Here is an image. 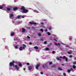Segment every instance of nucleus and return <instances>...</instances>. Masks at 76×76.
I'll list each match as a JSON object with an SVG mask.
<instances>
[{
  "label": "nucleus",
  "instance_id": "22",
  "mask_svg": "<svg viewBox=\"0 0 76 76\" xmlns=\"http://www.w3.org/2000/svg\"><path fill=\"white\" fill-rule=\"evenodd\" d=\"M73 69H75V68H76V66H75V65H73Z\"/></svg>",
  "mask_w": 76,
  "mask_h": 76
},
{
  "label": "nucleus",
  "instance_id": "6",
  "mask_svg": "<svg viewBox=\"0 0 76 76\" xmlns=\"http://www.w3.org/2000/svg\"><path fill=\"white\" fill-rule=\"evenodd\" d=\"M29 23L30 24H31V25H37V23H36L33 22H30Z\"/></svg>",
  "mask_w": 76,
  "mask_h": 76
},
{
  "label": "nucleus",
  "instance_id": "28",
  "mask_svg": "<svg viewBox=\"0 0 76 76\" xmlns=\"http://www.w3.org/2000/svg\"><path fill=\"white\" fill-rule=\"evenodd\" d=\"M69 39L70 40H71L72 39V37H70Z\"/></svg>",
  "mask_w": 76,
  "mask_h": 76
},
{
  "label": "nucleus",
  "instance_id": "8",
  "mask_svg": "<svg viewBox=\"0 0 76 76\" xmlns=\"http://www.w3.org/2000/svg\"><path fill=\"white\" fill-rule=\"evenodd\" d=\"M15 69H16L17 71H18V70H19V68H18V66L15 65Z\"/></svg>",
  "mask_w": 76,
  "mask_h": 76
},
{
  "label": "nucleus",
  "instance_id": "32",
  "mask_svg": "<svg viewBox=\"0 0 76 76\" xmlns=\"http://www.w3.org/2000/svg\"><path fill=\"white\" fill-rule=\"evenodd\" d=\"M56 53V52H55V51H53L52 52L53 54H54V53Z\"/></svg>",
  "mask_w": 76,
  "mask_h": 76
},
{
  "label": "nucleus",
  "instance_id": "20",
  "mask_svg": "<svg viewBox=\"0 0 76 76\" xmlns=\"http://www.w3.org/2000/svg\"><path fill=\"white\" fill-rule=\"evenodd\" d=\"M3 8V7L0 6V9H2Z\"/></svg>",
  "mask_w": 76,
  "mask_h": 76
},
{
  "label": "nucleus",
  "instance_id": "47",
  "mask_svg": "<svg viewBox=\"0 0 76 76\" xmlns=\"http://www.w3.org/2000/svg\"><path fill=\"white\" fill-rule=\"evenodd\" d=\"M70 70H71H71H73V68H70Z\"/></svg>",
  "mask_w": 76,
  "mask_h": 76
},
{
  "label": "nucleus",
  "instance_id": "37",
  "mask_svg": "<svg viewBox=\"0 0 76 76\" xmlns=\"http://www.w3.org/2000/svg\"><path fill=\"white\" fill-rule=\"evenodd\" d=\"M40 30H41V31H42V32H44V31L43 30H42V29H41Z\"/></svg>",
  "mask_w": 76,
  "mask_h": 76
},
{
  "label": "nucleus",
  "instance_id": "24",
  "mask_svg": "<svg viewBox=\"0 0 76 76\" xmlns=\"http://www.w3.org/2000/svg\"><path fill=\"white\" fill-rule=\"evenodd\" d=\"M68 54H71V53L70 52H67Z\"/></svg>",
  "mask_w": 76,
  "mask_h": 76
},
{
  "label": "nucleus",
  "instance_id": "27",
  "mask_svg": "<svg viewBox=\"0 0 76 76\" xmlns=\"http://www.w3.org/2000/svg\"><path fill=\"white\" fill-rule=\"evenodd\" d=\"M63 75L64 76H66V73H63Z\"/></svg>",
  "mask_w": 76,
  "mask_h": 76
},
{
  "label": "nucleus",
  "instance_id": "55",
  "mask_svg": "<svg viewBox=\"0 0 76 76\" xmlns=\"http://www.w3.org/2000/svg\"><path fill=\"white\" fill-rule=\"evenodd\" d=\"M23 70L24 71H25V70H26V69L25 68H24L23 69Z\"/></svg>",
  "mask_w": 76,
  "mask_h": 76
},
{
  "label": "nucleus",
  "instance_id": "2",
  "mask_svg": "<svg viewBox=\"0 0 76 76\" xmlns=\"http://www.w3.org/2000/svg\"><path fill=\"white\" fill-rule=\"evenodd\" d=\"M21 18H24V16L22 15H18L17 17V19H21Z\"/></svg>",
  "mask_w": 76,
  "mask_h": 76
},
{
  "label": "nucleus",
  "instance_id": "14",
  "mask_svg": "<svg viewBox=\"0 0 76 76\" xmlns=\"http://www.w3.org/2000/svg\"><path fill=\"white\" fill-rule=\"evenodd\" d=\"M34 49H35L36 50H38V49L39 48L37 46H35L34 47Z\"/></svg>",
  "mask_w": 76,
  "mask_h": 76
},
{
  "label": "nucleus",
  "instance_id": "21",
  "mask_svg": "<svg viewBox=\"0 0 76 76\" xmlns=\"http://www.w3.org/2000/svg\"><path fill=\"white\" fill-rule=\"evenodd\" d=\"M65 61H67L68 60V58H67L66 57L65 58Z\"/></svg>",
  "mask_w": 76,
  "mask_h": 76
},
{
  "label": "nucleus",
  "instance_id": "11",
  "mask_svg": "<svg viewBox=\"0 0 76 76\" xmlns=\"http://www.w3.org/2000/svg\"><path fill=\"white\" fill-rule=\"evenodd\" d=\"M57 67V66L55 65H53L52 66V68H56V67Z\"/></svg>",
  "mask_w": 76,
  "mask_h": 76
},
{
  "label": "nucleus",
  "instance_id": "15",
  "mask_svg": "<svg viewBox=\"0 0 76 76\" xmlns=\"http://www.w3.org/2000/svg\"><path fill=\"white\" fill-rule=\"evenodd\" d=\"M19 50L20 51H22V47L20 46L19 48Z\"/></svg>",
  "mask_w": 76,
  "mask_h": 76
},
{
  "label": "nucleus",
  "instance_id": "18",
  "mask_svg": "<svg viewBox=\"0 0 76 76\" xmlns=\"http://www.w3.org/2000/svg\"><path fill=\"white\" fill-rule=\"evenodd\" d=\"M14 35V33H12L11 34V36H13Z\"/></svg>",
  "mask_w": 76,
  "mask_h": 76
},
{
  "label": "nucleus",
  "instance_id": "10",
  "mask_svg": "<svg viewBox=\"0 0 76 76\" xmlns=\"http://www.w3.org/2000/svg\"><path fill=\"white\" fill-rule=\"evenodd\" d=\"M22 32H23V33H24V32H25V31H26V29H25L24 28H22Z\"/></svg>",
  "mask_w": 76,
  "mask_h": 76
},
{
  "label": "nucleus",
  "instance_id": "19",
  "mask_svg": "<svg viewBox=\"0 0 76 76\" xmlns=\"http://www.w3.org/2000/svg\"><path fill=\"white\" fill-rule=\"evenodd\" d=\"M58 70H62V69L60 68H58Z\"/></svg>",
  "mask_w": 76,
  "mask_h": 76
},
{
  "label": "nucleus",
  "instance_id": "54",
  "mask_svg": "<svg viewBox=\"0 0 76 76\" xmlns=\"http://www.w3.org/2000/svg\"><path fill=\"white\" fill-rule=\"evenodd\" d=\"M74 60H76V57H75L74 58Z\"/></svg>",
  "mask_w": 76,
  "mask_h": 76
},
{
  "label": "nucleus",
  "instance_id": "53",
  "mask_svg": "<svg viewBox=\"0 0 76 76\" xmlns=\"http://www.w3.org/2000/svg\"><path fill=\"white\" fill-rule=\"evenodd\" d=\"M34 12H37V10H34Z\"/></svg>",
  "mask_w": 76,
  "mask_h": 76
},
{
  "label": "nucleus",
  "instance_id": "58",
  "mask_svg": "<svg viewBox=\"0 0 76 76\" xmlns=\"http://www.w3.org/2000/svg\"><path fill=\"white\" fill-rule=\"evenodd\" d=\"M25 47H23V48H24V49H25Z\"/></svg>",
  "mask_w": 76,
  "mask_h": 76
},
{
  "label": "nucleus",
  "instance_id": "43",
  "mask_svg": "<svg viewBox=\"0 0 76 76\" xmlns=\"http://www.w3.org/2000/svg\"><path fill=\"white\" fill-rule=\"evenodd\" d=\"M22 23V22L21 21H20L18 22V24H20V23Z\"/></svg>",
  "mask_w": 76,
  "mask_h": 76
},
{
  "label": "nucleus",
  "instance_id": "23",
  "mask_svg": "<svg viewBox=\"0 0 76 76\" xmlns=\"http://www.w3.org/2000/svg\"><path fill=\"white\" fill-rule=\"evenodd\" d=\"M22 66V64H21V63L19 64V66H20V67H21V66Z\"/></svg>",
  "mask_w": 76,
  "mask_h": 76
},
{
  "label": "nucleus",
  "instance_id": "5",
  "mask_svg": "<svg viewBox=\"0 0 76 76\" xmlns=\"http://www.w3.org/2000/svg\"><path fill=\"white\" fill-rule=\"evenodd\" d=\"M44 65L45 66V67H46L47 69H48V66H47V64H45V65H42V67L44 68V69H45V66H44Z\"/></svg>",
  "mask_w": 76,
  "mask_h": 76
},
{
  "label": "nucleus",
  "instance_id": "16",
  "mask_svg": "<svg viewBox=\"0 0 76 76\" xmlns=\"http://www.w3.org/2000/svg\"><path fill=\"white\" fill-rule=\"evenodd\" d=\"M45 50L46 51H48V50H50V49L48 48H45Z\"/></svg>",
  "mask_w": 76,
  "mask_h": 76
},
{
  "label": "nucleus",
  "instance_id": "39",
  "mask_svg": "<svg viewBox=\"0 0 76 76\" xmlns=\"http://www.w3.org/2000/svg\"><path fill=\"white\" fill-rule=\"evenodd\" d=\"M41 24H42V25H44V24L43 23H41Z\"/></svg>",
  "mask_w": 76,
  "mask_h": 76
},
{
  "label": "nucleus",
  "instance_id": "41",
  "mask_svg": "<svg viewBox=\"0 0 76 76\" xmlns=\"http://www.w3.org/2000/svg\"><path fill=\"white\" fill-rule=\"evenodd\" d=\"M73 64H76V62H74V63H73Z\"/></svg>",
  "mask_w": 76,
  "mask_h": 76
},
{
  "label": "nucleus",
  "instance_id": "35",
  "mask_svg": "<svg viewBox=\"0 0 76 76\" xmlns=\"http://www.w3.org/2000/svg\"><path fill=\"white\" fill-rule=\"evenodd\" d=\"M54 41H56V42L57 41V39H54Z\"/></svg>",
  "mask_w": 76,
  "mask_h": 76
},
{
  "label": "nucleus",
  "instance_id": "7",
  "mask_svg": "<svg viewBox=\"0 0 76 76\" xmlns=\"http://www.w3.org/2000/svg\"><path fill=\"white\" fill-rule=\"evenodd\" d=\"M33 67V66H29L28 67V70H31V69H32V68Z\"/></svg>",
  "mask_w": 76,
  "mask_h": 76
},
{
  "label": "nucleus",
  "instance_id": "12",
  "mask_svg": "<svg viewBox=\"0 0 76 76\" xmlns=\"http://www.w3.org/2000/svg\"><path fill=\"white\" fill-rule=\"evenodd\" d=\"M9 15H10V17H14V15H13V14H10Z\"/></svg>",
  "mask_w": 76,
  "mask_h": 76
},
{
  "label": "nucleus",
  "instance_id": "60",
  "mask_svg": "<svg viewBox=\"0 0 76 76\" xmlns=\"http://www.w3.org/2000/svg\"><path fill=\"white\" fill-rule=\"evenodd\" d=\"M60 76V75H59V76Z\"/></svg>",
  "mask_w": 76,
  "mask_h": 76
},
{
  "label": "nucleus",
  "instance_id": "45",
  "mask_svg": "<svg viewBox=\"0 0 76 76\" xmlns=\"http://www.w3.org/2000/svg\"><path fill=\"white\" fill-rule=\"evenodd\" d=\"M27 66H29V63H27Z\"/></svg>",
  "mask_w": 76,
  "mask_h": 76
},
{
  "label": "nucleus",
  "instance_id": "9",
  "mask_svg": "<svg viewBox=\"0 0 76 76\" xmlns=\"http://www.w3.org/2000/svg\"><path fill=\"white\" fill-rule=\"evenodd\" d=\"M7 11H10L11 10V8L9 7H7Z\"/></svg>",
  "mask_w": 76,
  "mask_h": 76
},
{
  "label": "nucleus",
  "instance_id": "3",
  "mask_svg": "<svg viewBox=\"0 0 76 76\" xmlns=\"http://www.w3.org/2000/svg\"><path fill=\"white\" fill-rule=\"evenodd\" d=\"M9 66L10 67H14L15 66V64L14 63H13L10 62L9 64Z\"/></svg>",
  "mask_w": 76,
  "mask_h": 76
},
{
  "label": "nucleus",
  "instance_id": "46",
  "mask_svg": "<svg viewBox=\"0 0 76 76\" xmlns=\"http://www.w3.org/2000/svg\"><path fill=\"white\" fill-rule=\"evenodd\" d=\"M48 31V30H47V29L45 30V32H47Z\"/></svg>",
  "mask_w": 76,
  "mask_h": 76
},
{
  "label": "nucleus",
  "instance_id": "33",
  "mask_svg": "<svg viewBox=\"0 0 76 76\" xmlns=\"http://www.w3.org/2000/svg\"><path fill=\"white\" fill-rule=\"evenodd\" d=\"M11 63H13L14 64L15 63V61H13Z\"/></svg>",
  "mask_w": 76,
  "mask_h": 76
},
{
  "label": "nucleus",
  "instance_id": "1",
  "mask_svg": "<svg viewBox=\"0 0 76 76\" xmlns=\"http://www.w3.org/2000/svg\"><path fill=\"white\" fill-rule=\"evenodd\" d=\"M20 10H23L24 13H26L27 12H28V10L26 9L24 6H23L20 8Z\"/></svg>",
  "mask_w": 76,
  "mask_h": 76
},
{
  "label": "nucleus",
  "instance_id": "57",
  "mask_svg": "<svg viewBox=\"0 0 76 76\" xmlns=\"http://www.w3.org/2000/svg\"><path fill=\"white\" fill-rule=\"evenodd\" d=\"M61 65H62V66H64V64H61Z\"/></svg>",
  "mask_w": 76,
  "mask_h": 76
},
{
  "label": "nucleus",
  "instance_id": "25",
  "mask_svg": "<svg viewBox=\"0 0 76 76\" xmlns=\"http://www.w3.org/2000/svg\"><path fill=\"white\" fill-rule=\"evenodd\" d=\"M66 56H64L63 57H62V58L63 59H64V58H66Z\"/></svg>",
  "mask_w": 76,
  "mask_h": 76
},
{
  "label": "nucleus",
  "instance_id": "4",
  "mask_svg": "<svg viewBox=\"0 0 76 76\" xmlns=\"http://www.w3.org/2000/svg\"><path fill=\"white\" fill-rule=\"evenodd\" d=\"M40 66V64H37L36 65L35 68L37 70H38V67Z\"/></svg>",
  "mask_w": 76,
  "mask_h": 76
},
{
  "label": "nucleus",
  "instance_id": "34",
  "mask_svg": "<svg viewBox=\"0 0 76 76\" xmlns=\"http://www.w3.org/2000/svg\"><path fill=\"white\" fill-rule=\"evenodd\" d=\"M48 35H50L51 34L49 33L48 32Z\"/></svg>",
  "mask_w": 76,
  "mask_h": 76
},
{
  "label": "nucleus",
  "instance_id": "17",
  "mask_svg": "<svg viewBox=\"0 0 76 76\" xmlns=\"http://www.w3.org/2000/svg\"><path fill=\"white\" fill-rule=\"evenodd\" d=\"M37 34L39 37H41V34L40 33H37Z\"/></svg>",
  "mask_w": 76,
  "mask_h": 76
},
{
  "label": "nucleus",
  "instance_id": "31",
  "mask_svg": "<svg viewBox=\"0 0 76 76\" xmlns=\"http://www.w3.org/2000/svg\"><path fill=\"white\" fill-rule=\"evenodd\" d=\"M57 60H60V61H61V59H60V58H57Z\"/></svg>",
  "mask_w": 76,
  "mask_h": 76
},
{
  "label": "nucleus",
  "instance_id": "48",
  "mask_svg": "<svg viewBox=\"0 0 76 76\" xmlns=\"http://www.w3.org/2000/svg\"><path fill=\"white\" fill-rule=\"evenodd\" d=\"M40 73L41 75H43V74H44V73H43V72H41Z\"/></svg>",
  "mask_w": 76,
  "mask_h": 76
},
{
  "label": "nucleus",
  "instance_id": "49",
  "mask_svg": "<svg viewBox=\"0 0 76 76\" xmlns=\"http://www.w3.org/2000/svg\"><path fill=\"white\" fill-rule=\"evenodd\" d=\"M49 29L50 30H51V28L50 27V28H49Z\"/></svg>",
  "mask_w": 76,
  "mask_h": 76
},
{
  "label": "nucleus",
  "instance_id": "42",
  "mask_svg": "<svg viewBox=\"0 0 76 76\" xmlns=\"http://www.w3.org/2000/svg\"><path fill=\"white\" fill-rule=\"evenodd\" d=\"M27 38H28V39H30V37H29V36H27Z\"/></svg>",
  "mask_w": 76,
  "mask_h": 76
},
{
  "label": "nucleus",
  "instance_id": "51",
  "mask_svg": "<svg viewBox=\"0 0 76 76\" xmlns=\"http://www.w3.org/2000/svg\"><path fill=\"white\" fill-rule=\"evenodd\" d=\"M60 45V43H58V45Z\"/></svg>",
  "mask_w": 76,
  "mask_h": 76
},
{
  "label": "nucleus",
  "instance_id": "36",
  "mask_svg": "<svg viewBox=\"0 0 76 76\" xmlns=\"http://www.w3.org/2000/svg\"><path fill=\"white\" fill-rule=\"evenodd\" d=\"M49 65L52 64V62H50L49 64Z\"/></svg>",
  "mask_w": 76,
  "mask_h": 76
},
{
  "label": "nucleus",
  "instance_id": "29",
  "mask_svg": "<svg viewBox=\"0 0 76 76\" xmlns=\"http://www.w3.org/2000/svg\"><path fill=\"white\" fill-rule=\"evenodd\" d=\"M47 42L46 41H45L44 42V44H47Z\"/></svg>",
  "mask_w": 76,
  "mask_h": 76
},
{
  "label": "nucleus",
  "instance_id": "13",
  "mask_svg": "<svg viewBox=\"0 0 76 76\" xmlns=\"http://www.w3.org/2000/svg\"><path fill=\"white\" fill-rule=\"evenodd\" d=\"M18 8H16V7H15L13 9V10L14 11H15L16 10H18Z\"/></svg>",
  "mask_w": 76,
  "mask_h": 76
},
{
  "label": "nucleus",
  "instance_id": "38",
  "mask_svg": "<svg viewBox=\"0 0 76 76\" xmlns=\"http://www.w3.org/2000/svg\"><path fill=\"white\" fill-rule=\"evenodd\" d=\"M72 57H73V56H72V55H70L69 56V57L70 58H72Z\"/></svg>",
  "mask_w": 76,
  "mask_h": 76
},
{
  "label": "nucleus",
  "instance_id": "50",
  "mask_svg": "<svg viewBox=\"0 0 76 76\" xmlns=\"http://www.w3.org/2000/svg\"><path fill=\"white\" fill-rule=\"evenodd\" d=\"M29 44H30V45H31V44H32V42H30L29 43Z\"/></svg>",
  "mask_w": 76,
  "mask_h": 76
},
{
  "label": "nucleus",
  "instance_id": "56",
  "mask_svg": "<svg viewBox=\"0 0 76 76\" xmlns=\"http://www.w3.org/2000/svg\"><path fill=\"white\" fill-rule=\"evenodd\" d=\"M59 58H62V56H60V57H59Z\"/></svg>",
  "mask_w": 76,
  "mask_h": 76
},
{
  "label": "nucleus",
  "instance_id": "30",
  "mask_svg": "<svg viewBox=\"0 0 76 76\" xmlns=\"http://www.w3.org/2000/svg\"><path fill=\"white\" fill-rule=\"evenodd\" d=\"M23 46L24 47H26V45H25V44H23Z\"/></svg>",
  "mask_w": 76,
  "mask_h": 76
},
{
  "label": "nucleus",
  "instance_id": "26",
  "mask_svg": "<svg viewBox=\"0 0 76 76\" xmlns=\"http://www.w3.org/2000/svg\"><path fill=\"white\" fill-rule=\"evenodd\" d=\"M70 72H71V70H70V69H69L68 70V73H70Z\"/></svg>",
  "mask_w": 76,
  "mask_h": 76
},
{
  "label": "nucleus",
  "instance_id": "44",
  "mask_svg": "<svg viewBox=\"0 0 76 76\" xmlns=\"http://www.w3.org/2000/svg\"><path fill=\"white\" fill-rule=\"evenodd\" d=\"M17 48H18V46H15V49H16Z\"/></svg>",
  "mask_w": 76,
  "mask_h": 76
},
{
  "label": "nucleus",
  "instance_id": "59",
  "mask_svg": "<svg viewBox=\"0 0 76 76\" xmlns=\"http://www.w3.org/2000/svg\"><path fill=\"white\" fill-rule=\"evenodd\" d=\"M52 44L51 43H50V45H51Z\"/></svg>",
  "mask_w": 76,
  "mask_h": 76
},
{
  "label": "nucleus",
  "instance_id": "52",
  "mask_svg": "<svg viewBox=\"0 0 76 76\" xmlns=\"http://www.w3.org/2000/svg\"><path fill=\"white\" fill-rule=\"evenodd\" d=\"M55 44L56 45H58V44L57 43H55Z\"/></svg>",
  "mask_w": 76,
  "mask_h": 76
},
{
  "label": "nucleus",
  "instance_id": "40",
  "mask_svg": "<svg viewBox=\"0 0 76 76\" xmlns=\"http://www.w3.org/2000/svg\"><path fill=\"white\" fill-rule=\"evenodd\" d=\"M40 40L41 41H42V42H43V41H44V39H41Z\"/></svg>",
  "mask_w": 76,
  "mask_h": 76
}]
</instances>
